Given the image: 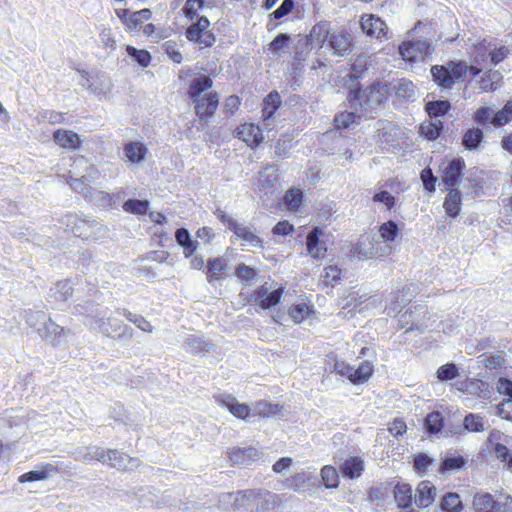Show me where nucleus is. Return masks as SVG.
I'll list each match as a JSON object with an SVG mask.
<instances>
[{"instance_id":"1","label":"nucleus","mask_w":512,"mask_h":512,"mask_svg":"<svg viewBox=\"0 0 512 512\" xmlns=\"http://www.w3.org/2000/svg\"><path fill=\"white\" fill-rule=\"evenodd\" d=\"M305 44L317 48H326L333 55L344 57L353 49V38L343 28L334 29L329 21H319L312 26L305 37Z\"/></svg>"},{"instance_id":"2","label":"nucleus","mask_w":512,"mask_h":512,"mask_svg":"<svg viewBox=\"0 0 512 512\" xmlns=\"http://www.w3.org/2000/svg\"><path fill=\"white\" fill-rule=\"evenodd\" d=\"M213 79L208 74H196L188 83L187 96L192 101L195 115L200 121L207 122L219 106L218 92L211 90Z\"/></svg>"},{"instance_id":"3","label":"nucleus","mask_w":512,"mask_h":512,"mask_svg":"<svg viewBox=\"0 0 512 512\" xmlns=\"http://www.w3.org/2000/svg\"><path fill=\"white\" fill-rule=\"evenodd\" d=\"M433 81L441 89H452L459 82H464L466 77L471 79L480 75L481 69L474 65H468L464 60H450L446 65H433L431 67Z\"/></svg>"},{"instance_id":"4","label":"nucleus","mask_w":512,"mask_h":512,"mask_svg":"<svg viewBox=\"0 0 512 512\" xmlns=\"http://www.w3.org/2000/svg\"><path fill=\"white\" fill-rule=\"evenodd\" d=\"M233 498V509L237 512H268L280 503L277 494L263 490H244L230 494Z\"/></svg>"},{"instance_id":"5","label":"nucleus","mask_w":512,"mask_h":512,"mask_svg":"<svg viewBox=\"0 0 512 512\" xmlns=\"http://www.w3.org/2000/svg\"><path fill=\"white\" fill-rule=\"evenodd\" d=\"M451 418H422L423 425L430 435L448 437L450 435L459 434L463 430L479 432L484 430V424L479 418H463L460 423L449 424L447 420Z\"/></svg>"},{"instance_id":"6","label":"nucleus","mask_w":512,"mask_h":512,"mask_svg":"<svg viewBox=\"0 0 512 512\" xmlns=\"http://www.w3.org/2000/svg\"><path fill=\"white\" fill-rule=\"evenodd\" d=\"M474 61L477 63L489 62L496 66L503 62L512 53L509 46L498 44L496 41L481 39L473 45Z\"/></svg>"},{"instance_id":"7","label":"nucleus","mask_w":512,"mask_h":512,"mask_svg":"<svg viewBox=\"0 0 512 512\" xmlns=\"http://www.w3.org/2000/svg\"><path fill=\"white\" fill-rule=\"evenodd\" d=\"M472 119L482 126L491 125L494 128H501L512 122V99L496 112L490 107L481 106L473 113Z\"/></svg>"},{"instance_id":"8","label":"nucleus","mask_w":512,"mask_h":512,"mask_svg":"<svg viewBox=\"0 0 512 512\" xmlns=\"http://www.w3.org/2000/svg\"><path fill=\"white\" fill-rule=\"evenodd\" d=\"M185 37L200 49L211 48L216 42L211 23L206 16L190 21L185 31Z\"/></svg>"},{"instance_id":"9","label":"nucleus","mask_w":512,"mask_h":512,"mask_svg":"<svg viewBox=\"0 0 512 512\" xmlns=\"http://www.w3.org/2000/svg\"><path fill=\"white\" fill-rule=\"evenodd\" d=\"M390 88L386 83L374 82L364 91L360 88L354 89L349 94V100L364 99L367 105H380L387 100Z\"/></svg>"},{"instance_id":"10","label":"nucleus","mask_w":512,"mask_h":512,"mask_svg":"<svg viewBox=\"0 0 512 512\" xmlns=\"http://www.w3.org/2000/svg\"><path fill=\"white\" fill-rule=\"evenodd\" d=\"M431 45L424 40L403 41L398 48L401 58L405 62L415 63L423 61L430 54Z\"/></svg>"},{"instance_id":"11","label":"nucleus","mask_w":512,"mask_h":512,"mask_svg":"<svg viewBox=\"0 0 512 512\" xmlns=\"http://www.w3.org/2000/svg\"><path fill=\"white\" fill-rule=\"evenodd\" d=\"M233 135L253 150L258 148L265 140L261 127L251 122L238 125L233 131Z\"/></svg>"},{"instance_id":"12","label":"nucleus","mask_w":512,"mask_h":512,"mask_svg":"<svg viewBox=\"0 0 512 512\" xmlns=\"http://www.w3.org/2000/svg\"><path fill=\"white\" fill-rule=\"evenodd\" d=\"M99 331L107 337L125 339L133 337V329L115 317L99 320Z\"/></svg>"},{"instance_id":"13","label":"nucleus","mask_w":512,"mask_h":512,"mask_svg":"<svg viewBox=\"0 0 512 512\" xmlns=\"http://www.w3.org/2000/svg\"><path fill=\"white\" fill-rule=\"evenodd\" d=\"M283 294V286L269 292L266 285H261L253 291L251 297L261 309L268 310L280 303Z\"/></svg>"},{"instance_id":"14","label":"nucleus","mask_w":512,"mask_h":512,"mask_svg":"<svg viewBox=\"0 0 512 512\" xmlns=\"http://www.w3.org/2000/svg\"><path fill=\"white\" fill-rule=\"evenodd\" d=\"M465 167L466 164L462 157H455L450 160L441 170V180L443 184L447 188H454V186L461 181Z\"/></svg>"},{"instance_id":"15","label":"nucleus","mask_w":512,"mask_h":512,"mask_svg":"<svg viewBox=\"0 0 512 512\" xmlns=\"http://www.w3.org/2000/svg\"><path fill=\"white\" fill-rule=\"evenodd\" d=\"M360 26L362 31L369 37L376 39L387 38L388 27L386 23L374 14H363Z\"/></svg>"},{"instance_id":"16","label":"nucleus","mask_w":512,"mask_h":512,"mask_svg":"<svg viewBox=\"0 0 512 512\" xmlns=\"http://www.w3.org/2000/svg\"><path fill=\"white\" fill-rule=\"evenodd\" d=\"M323 231L320 227H314L306 237L307 253L314 259H323L327 255L326 243L320 239Z\"/></svg>"},{"instance_id":"17","label":"nucleus","mask_w":512,"mask_h":512,"mask_svg":"<svg viewBox=\"0 0 512 512\" xmlns=\"http://www.w3.org/2000/svg\"><path fill=\"white\" fill-rule=\"evenodd\" d=\"M473 506L480 512H508L507 503H500L494 500L489 493H476L473 498Z\"/></svg>"},{"instance_id":"18","label":"nucleus","mask_w":512,"mask_h":512,"mask_svg":"<svg viewBox=\"0 0 512 512\" xmlns=\"http://www.w3.org/2000/svg\"><path fill=\"white\" fill-rule=\"evenodd\" d=\"M53 140L62 149L75 151L82 146V140L80 136L67 129H57L53 132Z\"/></svg>"},{"instance_id":"19","label":"nucleus","mask_w":512,"mask_h":512,"mask_svg":"<svg viewBox=\"0 0 512 512\" xmlns=\"http://www.w3.org/2000/svg\"><path fill=\"white\" fill-rule=\"evenodd\" d=\"M227 268V261L223 257H214L208 259L205 271L207 280L210 283L224 280L226 278Z\"/></svg>"},{"instance_id":"20","label":"nucleus","mask_w":512,"mask_h":512,"mask_svg":"<svg viewBox=\"0 0 512 512\" xmlns=\"http://www.w3.org/2000/svg\"><path fill=\"white\" fill-rule=\"evenodd\" d=\"M435 495V486L430 481H422L416 489L414 502L419 508H427L433 503Z\"/></svg>"},{"instance_id":"21","label":"nucleus","mask_w":512,"mask_h":512,"mask_svg":"<svg viewBox=\"0 0 512 512\" xmlns=\"http://www.w3.org/2000/svg\"><path fill=\"white\" fill-rule=\"evenodd\" d=\"M260 454L255 447L234 448L229 453V458L234 465L247 466L258 459Z\"/></svg>"},{"instance_id":"22","label":"nucleus","mask_w":512,"mask_h":512,"mask_svg":"<svg viewBox=\"0 0 512 512\" xmlns=\"http://www.w3.org/2000/svg\"><path fill=\"white\" fill-rule=\"evenodd\" d=\"M375 367L372 361L363 360L356 368L352 366L351 377L348 380L354 385H361L369 381L373 376Z\"/></svg>"},{"instance_id":"23","label":"nucleus","mask_w":512,"mask_h":512,"mask_svg":"<svg viewBox=\"0 0 512 512\" xmlns=\"http://www.w3.org/2000/svg\"><path fill=\"white\" fill-rule=\"evenodd\" d=\"M314 313L313 305L309 301L294 303L288 309V315L295 324L303 323Z\"/></svg>"},{"instance_id":"24","label":"nucleus","mask_w":512,"mask_h":512,"mask_svg":"<svg viewBox=\"0 0 512 512\" xmlns=\"http://www.w3.org/2000/svg\"><path fill=\"white\" fill-rule=\"evenodd\" d=\"M461 205V192L456 188L449 189L448 194L446 195L443 202V208L446 214L451 218L457 217L460 214Z\"/></svg>"},{"instance_id":"25","label":"nucleus","mask_w":512,"mask_h":512,"mask_svg":"<svg viewBox=\"0 0 512 512\" xmlns=\"http://www.w3.org/2000/svg\"><path fill=\"white\" fill-rule=\"evenodd\" d=\"M216 401L219 405L226 407L233 416H249V407L241 404L231 395L218 396Z\"/></svg>"},{"instance_id":"26","label":"nucleus","mask_w":512,"mask_h":512,"mask_svg":"<svg viewBox=\"0 0 512 512\" xmlns=\"http://www.w3.org/2000/svg\"><path fill=\"white\" fill-rule=\"evenodd\" d=\"M281 97L280 94L273 90L271 91L262 102V119L263 121H267L273 117L275 112L281 106Z\"/></svg>"},{"instance_id":"27","label":"nucleus","mask_w":512,"mask_h":512,"mask_svg":"<svg viewBox=\"0 0 512 512\" xmlns=\"http://www.w3.org/2000/svg\"><path fill=\"white\" fill-rule=\"evenodd\" d=\"M443 129L444 124L441 120H426L420 124L419 133L425 139L434 141L441 135Z\"/></svg>"},{"instance_id":"28","label":"nucleus","mask_w":512,"mask_h":512,"mask_svg":"<svg viewBox=\"0 0 512 512\" xmlns=\"http://www.w3.org/2000/svg\"><path fill=\"white\" fill-rule=\"evenodd\" d=\"M501 75L498 71L486 70L477 81L478 87L481 92H493L498 88V83L501 80Z\"/></svg>"},{"instance_id":"29","label":"nucleus","mask_w":512,"mask_h":512,"mask_svg":"<svg viewBox=\"0 0 512 512\" xmlns=\"http://www.w3.org/2000/svg\"><path fill=\"white\" fill-rule=\"evenodd\" d=\"M343 476L348 478H358L364 469V463L359 457H349L340 465Z\"/></svg>"},{"instance_id":"30","label":"nucleus","mask_w":512,"mask_h":512,"mask_svg":"<svg viewBox=\"0 0 512 512\" xmlns=\"http://www.w3.org/2000/svg\"><path fill=\"white\" fill-rule=\"evenodd\" d=\"M57 467L54 464L47 463L43 465L40 469L32 470L22 474L19 477V482H32L46 479L50 474L56 473Z\"/></svg>"},{"instance_id":"31","label":"nucleus","mask_w":512,"mask_h":512,"mask_svg":"<svg viewBox=\"0 0 512 512\" xmlns=\"http://www.w3.org/2000/svg\"><path fill=\"white\" fill-rule=\"evenodd\" d=\"M105 454L107 459L106 463L109 464L111 467L120 470H126L130 468L129 465L134 462V459L118 450H107Z\"/></svg>"},{"instance_id":"32","label":"nucleus","mask_w":512,"mask_h":512,"mask_svg":"<svg viewBox=\"0 0 512 512\" xmlns=\"http://www.w3.org/2000/svg\"><path fill=\"white\" fill-rule=\"evenodd\" d=\"M147 152V148L137 141H131L124 145L125 156L131 163H139L144 160Z\"/></svg>"},{"instance_id":"33","label":"nucleus","mask_w":512,"mask_h":512,"mask_svg":"<svg viewBox=\"0 0 512 512\" xmlns=\"http://www.w3.org/2000/svg\"><path fill=\"white\" fill-rule=\"evenodd\" d=\"M233 233L242 241L243 246L263 247L262 239L254 234L248 227L239 225Z\"/></svg>"},{"instance_id":"34","label":"nucleus","mask_w":512,"mask_h":512,"mask_svg":"<svg viewBox=\"0 0 512 512\" xmlns=\"http://www.w3.org/2000/svg\"><path fill=\"white\" fill-rule=\"evenodd\" d=\"M484 139L483 131L478 127L467 129L462 136V145L467 150L477 149Z\"/></svg>"},{"instance_id":"35","label":"nucleus","mask_w":512,"mask_h":512,"mask_svg":"<svg viewBox=\"0 0 512 512\" xmlns=\"http://www.w3.org/2000/svg\"><path fill=\"white\" fill-rule=\"evenodd\" d=\"M282 202L289 211H298L303 202L302 190L294 187L288 189L283 195Z\"/></svg>"},{"instance_id":"36","label":"nucleus","mask_w":512,"mask_h":512,"mask_svg":"<svg viewBox=\"0 0 512 512\" xmlns=\"http://www.w3.org/2000/svg\"><path fill=\"white\" fill-rule=\"evenodd\" d=\"M412 487L409 484H397L394 489V497L399 507L406 508L412 503Z\"/></svg>"},{"instance_id":"37","label":"nucleus","mask_w":512,"mask_h":512,"mask_svg":"<svg viewBox=\"0 0 512 512\" xmlns=\"http://www.w3.org/2000/svg\"><path fill=\"white\" fill-rule=\"evenodd\" d=\"M290 41V35L286 33H280L269 43L268 49L273 55L280 57L289 47Z\"/></svg>"},{"instance_id":"38","label":"nucleus","mask_w":512,"mask_h":512,"mask_svg":"<svg viewBox=\"0 0 512 512\" xmlns=\"http://www.w3.org/2000/svg\"><path fill=\"white\" fill-rule=\"evenodd\" d=\"M204 5V0H185L182 7V14L187 21H194L201 17L199 16V12L203 9Z\"/></svg>"},{"instance_id":"39","label":"nucleus","mask_w":512,"mask_h":512,"mask_svg":"<svg viewBox=\"0 0 512 512\" xmlns=\"http://www.w3.org/2000/svg\"><path fill=\"white\" fill-rule=\"evenodd\" d=\"M450 108L451 104L448 100L430 101L425 105V110L431 118L444 116Z\"/></svg>"},{"instance_id":"40","label":"nucleus","mask_w":512,"mask_h":512,"mask_svg":"<svg viewBox=\"0 0 512 512\" xmlns=\"http://www.w3.org/2000/svg\"><path fill=\"white\" fill-rule=\"evenodd\" d=\"M123 210L134 215H145L149 208L147 200L128 199L123 203Z\"/></svg>"},{"instance_id":"41","label":"nucleus","mask_w":512,"mask_h":512,"mask_svg":"<svg viewBox=\"0 0 512 512\" xmlns=\"http://www.w3.org/2000/svg\"><path fill=\"white\" fill-rule=\"evenodd\" d=\"M152 17V11L148 8L141 9L136 12H132L129 16L127 31H133L137 29L145 21H148Z\"/></svg>"},{"instance_id":"42","label":"nucleus","mask_w":512,"mask_h":512,"mask_svg":"<svg viewBox=\"0 0 512 512\" xmlns=\"http://www.w3.org/2000/svg\"><path fill=\"white\" fill-rule=\"evenodd\" d=\"M127 54L133 58L140 66L146 68L150 65L152 57L149 51L145 49H137L131 45L126 46Z\"/></svg>"},{"instance_id":"43","label":"nucleus","mask_w":512,"mask_h":512,"mask_svg":"<svg viewBox=\"0 0 512 512\" xmlns=\"http://www.w3.org/2000/svg\"><path fill=\"white\" fill-rule=\"evenodd\" d=\"M188 351L192 354H202L208 352L211 348V344L206 342L200 337L190 335L186 339Z\"/></svg>"},{"instance_id":"44","label":"nucleus","mask_w":512,"mask_h":512,"mask_svg":"<svg viewBox=\"0 0 512 512\" xmlns=\"http://www.w3.org/2000/svg\"><path fill=\"white\" fill-rule=\"evenodd\" d=\"M441 509L445 512H460L462 502L456 493H447L441 501Z\"/></svg>"},{"instance_id":"45","label":"nucleus","mask_w":512,"mask_h":512,"mask_svg":"<svg viewBox=\"0 0 512 512\" xmlns=\"http://www.w3.org/2000/svg\"><path fill=\"white\" fill-rule=\"evenodd\" d=\"M357 115L353 112L343 111L335 115L333 125L337 130L347 129L356 121Z\"/></svg>"},{"instance_id":"46","label":"nucleus","mask_w":512,"mask_h":512,"mask_svg":"<svg viewBox=\"0 0 512 512\" xmlns=\"http://www.w3.org/2000/svg\"><path fill=\"white\" fill-rule=\"evenodd\" d=\"M398 233H399V229H398V226L397 224L392 221V220H389L387 222H384L382 223L380 226H379V234H380V237L386 241V242H392L396 239V237L398 236Z\"/></svg>"},{"instance_id":"47","label":"nucleus","mask_w":512,"mask_h":512,"mask_svg":"<svg viewBox=\"0 0 512 512\" xmlns=\"http://www.w3.org/2000/svg\"><path fill=\"white\" fill-rule=\"evenodd\" d=\"M123 315L128 321L135 324L140 330L148 333L152 332L153 327L151 323L142 315L134 314L126 309L123 310Z\"/></svg>"},{"instance_id":"48","label":"nucleus","mask_w":512,"mask_h":512,"mask_svg":"<svg viewBox=\"0 0 512 512\" xmlns=\"http://www.w3.org/2000/svg\"><path fill=\"white\" fill-rule=\"evenodd\" d=\"M342 271L336 265H330L324 268V273L322 275L323 282L327 286H335L339 280L341 279Z\"/></svg>"},{"instance_id":"49","label":"nucleus","mask_w":512,"mask_h":512,"mask_svg":"<svg viewBox=\"0 0 512 512\" xmlns=\"http://www.w3.org/2000/svg\"><path fill=\"white\" fill-rule=\"evenodd\" d=\"M459 375L456 364L446 363L437 369L436 376L440 381L453 380Z\"/></svg>"},{"instance_id":"50","label":"nucleus","mask_w":512,"mask_h":512,"mask_svg":"<svg viewBox=\"0 0 512 512\" xmlns=\"http://www.w3.org/2000/svg\"><path fill=\"white\" fill-rule=\"evenodd\" d=\"M143 34L146 37L152 38V41L155 43L168 37L166 29L157 27L153 23H148L143 27Z\"/></svg>"},{"instance_id":"51","label":"nucleus","mask_w":512,"mask_h":512,"mask_svg":"<svg viewBox=\"0 0 512 512\" xmlns=\"http://www.w3.org/2000/svg\"><path fill=\"white\" fill-rule=\"evenodd\" d=\"M321 477L327 488L337 487L338 485V473L332 466H324L321 469Z\"/></svg>"},{"instance_id":"52","label":"nucleus","mask_w":512,"mask_h":512,"mask_svg":"<svg viewBox=\"0 0 512 512\" xmlns=\"http://www.w3.org/2000/svg\"><path fill=\"white\" fill-rule=\"evenodd\" d=\"M465 464V459L462 456H456V457H446L441 465H440V472H448L453 470H458L462 468Z\"/></svg>"},{"instance_id":"53","label":"nucleus","mask_w":512,"mask_h":512,"mask_svg":"<svg viewBox=\"0 0 512 512\" xmlns=\"http://www.w3.org/2000/svg\"><path fill=\"white\" fill-rule=\"evenodd\" d=\"M366 241H358L351 249L352 256L358 260H366L372 258L374 253L373 249H366Z\"/></svg>"},{"instance_id":"54","label":"nucleus","mask_w":512,"mask_h":512,"mask_svg":"<svg viewBox=\"0 0 512 512\" xmlns=\"http://www.w3.org/2000/svg\"><path fill=\"white\" fill-rule=\"evenodd\" d=\"M420 178L423 182L424 189L427 192L432 193L436 190L437 178L434 176L431 168H424L420 173Z\"/></svg>"},{"instance_id":"55","label":"nucleus","mask_w":512,"mask_h":512,"mask_svg":"<svg viewBox=\"0 0 512 512\" xmlns=\"http://www.w3.org/2000/svg\"><path fill=\"white\" fill-rule=\"evenodd\" d=\"M166 55L176 64L183 61V56L175 41H167L163 45Z\"/></svg>"},{"instance_id":"56","label":"nucleus","mask_w":512,"mask_h":512,"mask_svg":"<svg viewBox=\"0 0 512 512\" xmlns=\"http://www.w3.org/2000/svg\"><path fill=\"white\" fill-rule=\"evenodd\" d=\"M234 274L241 280L251 281L256 277L257 272L255 268L241 263L236 266Z\"/></svg>"},{"instance_id":"57","label":"nucleus","mask_w":512,"mask_h":512,"mask_svg":"<svg viewBox=\"0 0 512 512\" xmlns=\"http://www.w3.org/2000/svg\"><path fill=\"white\" fill-rule=\"evenodd\" d=\"M374 202L383 203L388 211L392 210L396 204V198L388 191H379L373 195Z\"/></svg>"},{"instance_id":"58","label":"nucleus","mask_w":512,"mask_h":512,"mask_svg":"<svg viewBox=\"0 0 512 512\" xmlns=\"http://www.w3.org/2000/svg\"><path fill=\"white\" fill-rule=\"evenodd\" d=\"M295 1L294 0H283L281 5L270 14V18L275 20H279L284 16L288 15L294 8Z\"/></svg>"},{"instance_id":"59","label":"nucleus","mask_w":512,"mask_h":512,"mask_svg":"<svg viewBox=\"0 0 512 512\" xmlns=\"http://www.w3.org/2000/svg\"><path fill=\"white\" fill-rule=\"evenodd\" d=\"M218 220L227 227L228 230L234 232L236 228L240 225L236 220H234L231 216H229L224 210L221 208H217L214 212Z\"/></svg>"},{"instance_id":"60","label":"nucleus","mask_w":512,"mask_h":512,"mask_svg":"<svg viewBox=\"0 0 512 512\" xmlns=\"http://www.w3.org/2000/svg\"><path fill=\"white\" fill-rule=\"evenodd\" d=\"M105 450L99 448V447H90L88 449V452L86 454L83 455V461L87 462V461H91V460H98L102 463H106L107 462V459H106V454H105Z\"/></svg>"},{"instance_id":"61","label":"nucleus","mask_w":512,"mask_h":512,"mask_svg":"<svg viewBox=\"0 0 512 512\" xmlns=\"http://www.w3.org/2000/svg\"><path fill=\"white\" fill-rule=\"evenodd\" d=\"M505 363L504 357L501 355H486L483 359V365L487 369H500Z\"/></svg>"},{"instance_id":"62","label":"nucleus","mask_w":512,"mask_h":512,"mask_svg":"<svg viewBox=\"0 0 512 512\" xmlns=\"http://www.w3.org/2000/svg\"><path fill=\"white\" fill-rule=\"evenodd\" d=\"M294 226L287 220L279 221L273 228L272 232L274 235L287 236L292 234Z\"/></svg>"},{"instance_id":"63","label":"nucleus","mask_w":512,"mask_h":512,"mask_svg":"<svg viewBox=\"0 0 512 512\" xmlns=\"http://www.w3.org/2000/svg\"><path fill=\"white\" fill-rule=\"evenodd\" d=\"M241 105V99L237 95H230L225 99L224 110L226 113L234 114Z\"/></svg>"},{"instance_id":"64","label":"nucleus","mask_w":512,"mask_h":512,"mask_svg":"<svg viewBox=\"0 0 512 512\" xmlns=\"http://www.w3.org/2000/svg\"><path fill=\"white\" fill-rule=\"evenodd\" d=\"M334 371L347 379L351 377L352 366L344 360H335L333 364Z\"/></svg>"}]
</instances>
